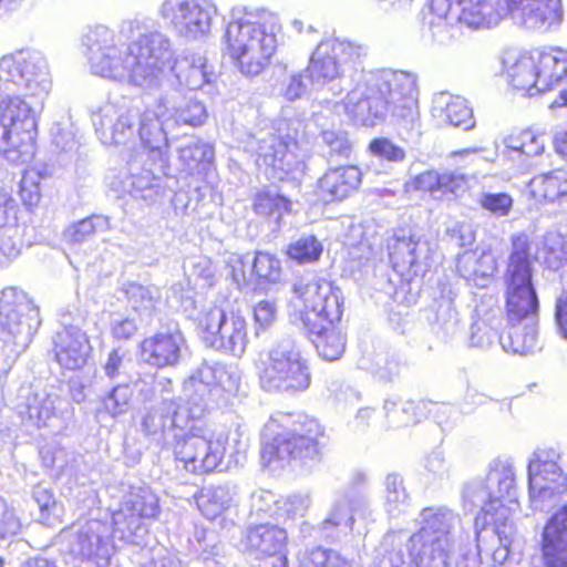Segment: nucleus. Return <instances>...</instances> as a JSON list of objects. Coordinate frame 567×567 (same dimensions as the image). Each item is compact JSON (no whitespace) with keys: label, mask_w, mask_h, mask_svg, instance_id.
<instances>
[{"label":"nucleus","mask_w":567,"mask_h":567,"mask_svg":"<svg viewBox=\"0 0 567 567\" xmlns=\"http://www.w3.org/2000/svg\"><path fill=\"white\" fill-rule=\"evenodd\" d=\"M371 162L369 169L375 174L386 173L390 163V142L386 138H374L369 145Z\"/></svg>","instance_id":"obj_58"},{"label":"nucleus","mask_w":567,"mask_h":567,"mask_svg":"<svg viewBox=\"0 0 567 567\" xmlns=\"http://www.w3.org/2000/svg\"><path fill=\"white\" fill-rule=\"evenodd\" d=\"M131 399L130 385L118 384L102 399V408L112 417H117L128 411Z\"/></svg>","instance_id":"obj_53"},{"label":"nucleus","mask_w":567,"mask_h":567,"mask_svg":"<svg viewBox=\"0 0 567 567\" xmlns=\"http://www.w3.org/2000/svg\"><path fill=\"white\" fill-rule=\"evenodd\" d=\"M12 141L0 138V152L7 159ZM22 234L18 223V205L10 192L0 184V268L16 260L22 250Z\"/></svg>","instance_id":"obj_22"},{"label":"nucleus","mask_w":567,"mask_h":567,"mask_svg":"<svg viewBox=\"0 0 567 567\" xmlns=\"http://www.w3.org/2000/svg\"><path fill=\"white\" fill-rule=\"evenodd\" d=\"M265 434L274 435L262 450V458L280 466L292 462L301 465L317 462L320 457L319 437L323 432L313 419L277 413L265 425Z\"/></svg>","instance_id":"obj_7"},{"label":"nucleus","mask_w":567,"mask_h":567,"mask_svg":"<svg viewBox=\"0 0 567 567\" xmlns=\"http://www.w3.org/2000/svg\"><path fill=\"white\" fill-rule=\"evenodd\" d=\"M323 247L312 235L298 238L289 244L287 255L299 265L312 264L319 260Z\"/></svg>","instance_id":"obj_52"},{"label":"nucleus","mask_w":567,"mask_h":567,"mask_svg":"<svg viewBox=\"0 0 567 567\" xmlns=\"http://www.w3.org/2000/svg\"><path fill=\"white\" fill-rule=\"evenodd\" d=\"M433 115L455 127H462L464 131L472 130L475 126L473 110L467 101L458 95H452L447 92H441L433 99Z\"/></svg>","instance_id":"obj_35"},{"label":"nucleus","mask_w":567,"mask_h":567,"mask_svg":"<svg viewBox=\"0 0 567 567\" xmlns=\"http://www.w3.org/2000/svg\"><path fill=\"white\" fill-rule=\"evenodd\" d=\"M478 203L483 209L496 217L507 216L513 207V198L506 193H483Z\"/></svg>","instance_id":"obj_57"},{"label":"nucleus","mask_w":567,"mask_h":567,"mask_svg":"<svg viewBox=\"0 0 567 567\" xmlns=\"http://www.w3.org/2000/svg\"><path fill=\"white\" fill-rule=\"evenodd\" d=\"M503 64L511 85L534 96L553 90L563 81L567 71V51L551 49L548 52H508Z\"/></svg>","instance_id":"obj_11"},{"label":"nucleus","mask_w":567,"mask_h":567,"mask_svg":"<svg viewBox=\"0 0 567 567\" xmlns=\"http://www.w3.org/2000/svg\"><path fill=\"white\" fill-rule=\"evenodd\" d=\"M110 218L104 215L93 214L72 225L65 230V237L73 244H82L90 240L97 233L110 230Z\"/></svg>","instance_id":"obj_48"},{"label":"nucleus","mask_w":567,"mask_h":567,"mask_svg":"<svg viewBox=\"0 0 567 567\" xmlns=\"http://www.w3.org/2000/svg\"><path fill=\"white\" fill-rule=\"evenodd\" d=\"M194 405L187 399L185 405H179L176 409L174 408V403H164L162 406L152 409L142 421V430L143 432L152 436V439L157 443L162 444L163 447L172 451L173 445L169 442L173 433H176V417L179 413H184L188 423L193 419Z\"/></svg>","instance_id":"obj_29"},{"label":"nucleus","mask_w":567,"mask_h":567,"mask_svg":"<svg viewBox=\"0 0 567 567\" xmlns=\"http://www.w3.org/2000/svg\"><path fill=\"white\" fill-rule=\"evenodd\" d=\"M250 277L255 278L256 285L261 289L280 284L282 281L280 260L274 255L258 251L251 264Z\"/></svg>","instance_id":"obj_43"},{"label":"nucleus","mask_w":567,"mask_h":567,"mask_svg":"<svg viewBox=\"0 0 567 567\" xmlns=\"http://www.w3.org/2000/svg\"><path fill=\"white\" fill-rule=\"evenodd\" d=\"M312 336L319 355L327 361H334L341 358L346 348V340L342 332L330 323L320 331H308Z\"/></svg>","instance_id":"obj_41"},{"label":"nucleus","mask_w":567,"mask_h":567,"mask_svg":"<svg viewBox=\"0 0 567 567\" xmlns=\"http://www.w3.org/2000/svg\"><path fill=\"white\" fill-rule=\"evenodd\" d=\"M278 18L266 11L245 12L231 20L224 39L226 50L243 74L258 75L277 48Z\"/></svg>","instance_id":"obj_5"},{"label":"nucleus","mask_w":567,"mask_h":567,"mask_svg":"<svg viewBox=\"0 0 567 567\" xmlns=\"http://www.w3.org/2000/svg\"><path fill=\"white\" fill-rule=\"evenodd\" d=\"M184 415H177L176 433L169 439L176 467L195 475L212 473L225 456L226 436L216 434L205 420L203 404L194 408L189 423Z\"/></svg>","instance_id":"obj_6"},{"label":"nucleus","mask_w":567,"mask_h":567,"mask_svg":"<svg viewBox=\"0 0 567 567\" xmlns=\"http://www.w3.org/2000/svg\"><path fill=\"white\" fill-rule=\"evenodd\" d=\"M514 466L505 461H494L484 478L466 483L462 492L464 509H481L488 525L495 524L499 516L503 520L514 517L519 508L515 485Z\"/></svg>","instance_id":"obj_8"},{"label":"nucleus","mask_w":567,"mask_h":567,"mask_svg":"<svg viewBox=\"0 0 567 567\" xmlns=\"http://www.w3.org/2000/svg\"><path fill=\"white\" fill-rule=\"evenodd\" d=\"M389 94L390 83L385 80L381 85L369 82L358 86L346 97V113L354 124L373 127L385 120Z\"/></svg>","instance_id":"obj_21"},{"label":"nucleus","mask_w":567,"mask_h":567,"mask_svg":"<svg viewBox=\"0 0 567 567\" xmlns=\"http://www.w3.org/2000/svg\"><path fill=\"white\" fill-rule=\"evenodd\" d=\"M277 305L275 301L261 300L254 307V319L256 324V334L259 330L269 328L276 320Z\"/></svg>","instance_id":"obj_62"},{"label":"nucleus","mask_w":567,"mask_h":567,"mask_svg":"<svg viewBox=\"0 0 567 567\" xmlns=\"http://www.w3.org/2000/svg\"><path fill=\"white\" fill-rule=\"evenodd\" d=\"M561 453L557 449H537L527 465L528 496L530 506L546 511L567 492V475L559 465Z\"/></svg>","instance_id":"obj_14"},{"label":"nucleus","mask_w":567,"mask_h":567,"mask_svg":"<svg viewBox=\"0 0 567 567\" xmlns=\"http://www.w3.org/2000/svg\"><path fill=\"white\" fill-rule=\"evenodd\" d=\"M236 495L237 488L234 484L208 485L195 495V501L203 516L215 519L236 504Z\"/></svg>","instance_id":"obj_37"},{"label":"nucleus","mask_w":567,"mask_h":567,"mask_svg":"<svg viewBox=\"0 0 567 567\" xmlns=\"http://www.w3.org/2000/svg\"><path fill=\"white\" fill-rule=\"evenodd\" d=\"M240 383L239 373L226 365L204 362L183 384V391L194 408L198 404L204 405V412L207 408V398L213 388L220 386L227 392L238 390Z\"/></svg>","instance_id":"obj_24"},{"label":"nucleus","mask_w":567,"mask_h":567,"mask_svg":"<svg viewBox=\"0 0 567 567\" xmlns=\"http://www.w3.org/2000/svg\"><path fill=\"white\" fill-rule=\"evenodd\" d=\"M528 193L537 203H567V172L557 169L533 177L528 184Z\"/></svg>","instance_id":"obj_38"},{"label":"nucleus","mask_w":567,"mask_h":567,"mask_svg":"<svg viewBox=\"0 0 567 567\" xmlns=\"http://www.w3.org/2000/svg\"><path fill=\"white\" fill-rule=\"evenodd\" d=\"M353 516L348 499L337 502L328 517L321 523L320 529L326 538H338L340 533L352 529Z\"/></svg>","instance_id":"obj_47"},{"label":"nucleus","mask_w":567,"mask_h":567,"mask_svg":"<svg viewBox=\"0 0 567 567\" xmlns=\"http://www.w3.org/2000/svg\"><path fill=\"white\" fill-rule=\"evenodd\" d=\"M181 92L174 90L166 93L163 97H169L172 101L167 104L168 112L162 118L164 126L173 121L176 125H188L192 127L202 126L208 118L206 106L193 96H184L182 103L177 104Z\"/></svg>","instance_id":"obj_36"},{"label":"nucleus","mask_w":567,"mask_h":567,"mask_svg":"<svg viewBox=\"0 0 567 567\" xmlns=\"http://www.w3.org/2000/svg\"><path fill=\"white\" fill-rule=\"evenodd\" d=\"M87 336L76 327H68L56 332L54 353L58 363L69 370L83 368L91 353Z\"/></svg>","instance_id":"obj_30"},{"label":"nucleus","mask_w":567,"mask_h":567,"mask_svg":"<svg viewBox=\"0 0 567 567\" xmlns=\"http://www.w3.org/2000/svg\"><path fill=\"white\" fill-rule=\"evenodd\" d=\"M215 6L208 0H164L159 16L178 38L199 41L212 28Z\"/></svg>","instance_id":"obj_18"},{"label":"nucleus","mask_w":567,"mask_h":567,"mask_svg":"<svg viewBox=\"0 0 567 567\" xmlns=\"http://www.w3.org/2000/svg\"><path fill=\"white\" fill-rule=\"evenodd\" d=\"M52 90L47 56L23 49L0 59V138L18 148L7 150V162L29 164L35 154L38 116Z\"/></svg>","instance_id":"obj_1"},{"label":"nucleus","mask_w":567,"mask_h":567,"mask_svg":"<svg viewBox=\"0 0 567 567\" xmlns=\"http://www.w3.org/2000/svg\"><path fill=\"white\" fill-rule=\"evenodd\" d=\"M419 120L417 87L415 76L409 72H392V125L405 132L412 131Z\"/></svg>","instance_id":"obj_27"},{"label":"nucleus","mask_w":567,"mask_h":567,"mask_svg":"<svg viewBox=\"0 0 567 567\" xmlns=\"http://www.w3.org/2000/svg\"><path fill=\"white\" fill-rule=\"evenodd\" d=\"M343 313L341 289L324 278H301L292 286L288 315L308 331H320L340 321Z\"/></svg>","instance_id":"obj_10"},{"label":"nucleus","mask_w":567,"mask_h":567,"mask_svg":"<svg viewBox=\"0 0 567 567\" xmlns=\"http://www.w3.org/2000/svg\"><path fill=\"white\" fill-rule=\"evenodd\" d=\"M258 378L261 389L269 393L297 394L311 384L309 362L289 338L270 347L258 367Z\"/></svg>","instance_id":"obj_12"},{"label":"nucleus","mask_w":567,"mask_h":567,"mask_svg":"<svg viewBox=\"0 0 567 567\" xmlns=\"http://www.w3.org/2000/svg\"><path fill=\"white\" fill-rule=\"evenodd\" d=\"M323 143L329 147L330 154H336L349 157L351 153V143L348 140V135L342 131H323L322 134Z\"/></svg>","instance_id":"obj_61"},{"label":"nucleus","mask_w":567,"mask_h":567,"mask_svg":"<svg viewBox=\"0 0 567 567\" xmlns=\"http://www.w3.org/2000/svg\"><path fill=\"white\" fill-rule=\"evenodd\" d=\"M395 244L392 247V256L395 255L398 261L403 265L413 266L421 257L426 243L421 240L419 233L412 228H400L394 234Z\"/></svg>","instance_id":"obj_42"},{"label":"nucleus","mask_w":567,"mask_h":567,"mask_svg":"<svg viewBox=\"0 0 567 567\" xmlns=\"http://www.w3.org/2000/svg\"><path fill=\"white\" fill-rule=\"evenodd\" d=\"M159 511L158 497L148 486H131L112 513L114 536L132 542L144 530L146 520L157 518Z\"/></svg>","instance_id":"obj_19"},{"label":"nucleus","mask_w":567,"mask_h":567,"mask_svg":"<svg viewBox=\"0 0 567 567\" xmlns=\"http://www.w3.org/2000/svg\"><path fill=\"white\" fill-rule=\"evenodd\" d=\"M125 295L128 306L141 313H150L161 297L159 290L155 286H143L136 282L125 286Z\"/></svg>","instance_id":"obj_50"},{"label":"nucleus","mask_w":567,"mask_h":567,"mask_svg":"<svg viewBox=\"0 0 567 567\" xmlns=\"http://www.w3.org/2000/svg\"><path fill=\"white\" fill-rule=\"evenodd\" d=\"M141 358L148 365L164 369L179 364L187 342L181 330L161 331L141 342Z\"/></svg>","instance_id":"obj_28"},{"label":"nucleus","mask_w":567,"mask_h":567,"mask_svg":"<svg viewBox=\"0 0 567 567\" xmlns=\"http://www.w3.org/2000/svg\"><path fill=\"white\" fill-rule=\"evenodd\" d=\"M52 143L62 152H70L75 148V133L70 123H55L51 127Z\"/></svg>","instance_id":"obj_60"},{"label":"nucleus","mask_w":567,"mask_h":567,"mask_svg":"<svg viewBox=\"0 0 567 567\" xmlns=\"http://www.w3.org/2000/svg\"><path fill=\"white\" fill-rule=\"evenodd\" d=\"M169 53L167 64L163 68V73L158 81V87L162 85L168 71L176 78L182 86H186L190 91L200 90L205 85H210L213 81V72L207 70L206 58L189 49L183 50L175 55L173 42L169 39Z\"/></svg>","instance_id":"obj_26"},{"label":"nucleus","mask_w":567,"mask_h":567,"mask_svg":"<svg viewBox=\"0 0 567 567\" xmlns=\"http://www.w3.org/2000/svg\"><path fill=\"white\" fill-rule=\"evenodd\" d=\"M181 163L189 171L200 164H208L214 159V148L194 136L186 137L177 147Z\"/></svg>","instance_id":"obj_46"},{"label":"nucleus","mask_w":567,"mask_h":567,"mask_svg":"<svg viewBox=\"0 0 567 567\" xmlns=\"http://www.w3.org/2000/svg\"><path fill=\"white\" fill-rule=\"evenodd\" d=\"M361 178V171L353 165L329 169L318 181L317 194L324 203L343 200L359 188Z\"/></svg>","instance_id":"obj_33"},{"label":"nucleus","mask_w":567,"mask_h":567,"mask_svg":"<svg viewBox=\"0 0 567 567\" xmlns=\"http://www.w3.org/2000/svg\"><path fill=\"white\" fill-rule=\"evenodd\" d=\"M120 34L137 38L130 44L122 43L113 30L102 24L83 35L91 72L144 90L157 89L171 56L169 37L159 30H148L147 21L140 18L123 21Z\"/></svg>","instance_id":"obj_3"},{"label":"nucleus","mask_w":567,"mask_h":567,"mask_svg":"<svg viewBox=\"0 0 567 567\" xmlns=\"http://www.w3.org/2000/svg\"><path fill=\"white\" fill-rule=\"evenodd\" d=\"M424 19L430 27L454 25L461 23V8L457 0H430Z\"/></svg>","instance_id":"obj_51"},{"label":"nucleus","mask_w":567,"mask_h":567,"mask_svg":"<svg viewBox=\"0 0 567 567\" xmlns=\"http://www.w3.org/2000/svg\"><path fill=\"white\" fill-rule=\"evenodd\" d=\"M512 19L538 32L557 31L565 17L563 0H509Z\"/></svg>","instance_id":"obj_25"},{"label":"nucleus","mask_w":567,"mask_h":567,"mask_svg":"<svg viewBox=\"0 0 567 567\" xmlns=\"http://www.w3.org/2000/svg\"><path fill=\"white\" fill-rule=\"evenodd\" d=\"M458 7L461 23L473 29L496 27L505 18H512L509 0H463Z\"/></svg>","instance_id":"obj_31"},{"label":"nucleus","mask_w":567,"mask_h":567,"mask_svg":"<svg viewBox=\"0 0 567 567\" xmlns=\"http://www.w3.org/2000/svg\"><path fill=\"white\" fill-rule=\"evenodd\" d=\"M198 328L207 346L241 357L248 343L247 321L238 311L214 306L198 318Z\"/></svg>","instance_id":"obj_16"},{"label":"nucleus","mask_w":567,"mask_h":567,"mask_svg":"<svg viewBox=\"0 0 567 567\" xmlns=\"http://www.w3.org/2000/svg\"><path fill=\"white\" fill-rule=\"evenodd\" d=\"M527 235L512 238V252L505 272L506 322L498 306L476 308L477 320L471 327L472 347L486 349L499 340L504 349L528 354L538 346L539 301L533 286Z\"/></svg>","instance_id":"obj_2"},{"label":"nucleus","mask_w":567,"mask_h":567,"mask_svg":"<svg viewBox=\"0 0 567 567\" xmlns=\"http://www.w3.org/2000/svg\"><path fill=\"white\" fill-rule=\"evenodd\" d=\"M32 497L39 507V523L45 526H55L62 522L64 506L56 501L51 489L37 485Z\"/></svg>","instance_id":"obj_45"},{"label":"nucleus","mask_w":567,"mask_h":567,"mask_svg":"<svg viewBox=\"0 0 567 567\" xmlns=\"http://www.w3.org/2000/svg\"><path fill=\"white\" fill-rule=\"evenodd\" d=\"M250 146L256 151V164L272 179L284 181L289 174L300 171L302 161L297 154L298 143L290 136L261 133L254 137Z\"/></svg>","instance_id":"obj_20"},{"label":"nucleus","mask_w":567,"mask_h":567,"mask_svg":"<svg viewBox=\"0 0 567 567\" xmlns=\"http://www.w3.org/2000/svg\"><path fill=\"white\" fill-rule=\"evenodd\" d=\"M130 360L126 358V352L121 349H113L104 363V373L107 378L114 379L125 372Z\"/></svg>","instance_id":"obj_64"},{"label":"nucleus","mask_w":567,"mask_h":567,"mask_svg":"<svg viewBox=\"0 0 567 567\" xmlns=\"http://www.w3.org/2000/svg\"><path fill=\"white\" fill-rule=\"evenodd\" d=\"M184 269L189 278H194L195 281L202 282L203 286L213 285L215 267L213 265V261L208 257H189L184 264Z\"/></svg>","instance_id":"obj_55"},{"label":"nucleus","mask_w":567,"mask_h":567,"mask_svg":"<svg viewBox=\"0 0 567 567\" xmlns=\"http://www.w3.org/2000/svg\"><path fill=\"white\" fill-rule=\"evenodd\" d=\"M492 526L499 542V547L492 555L493 563L495 566H503L508 559L512 548L519 546L518 532L513 517L508 520H503V516H499L498 520Z\"/></svg>","instance_id":"obj_44"},{"label":"nucleus","mask_w":567,"mask_h":567,"mask_svg":"<svg viewBox=\"0 0 567 567\" xmlns=\"http://www.w3.org/2000/svg\"><path fill=\"white\" fill-rule=\"evenodd\" d=\"M287 532L272 524L248 528L244 539L245 550L258 561L257 567H287L285 553Z\"/></svg>","instance_id":"obj_23"},{"label":"nucleus","mask_w":567,"mask_h":567,"mask_svg":"<svg viewBox=\"0 0 567 567\" xmlns=\"http://www.w3.org/2000/svg\"><path fill=\"white\" fill-rule=\"evenodd\" d=\"M363 53V47L350 41L323 40L317 45L310 58L307 79L315 89L328 86L332 94H340L343 90L341 85L342 66L360 58Z\"/></svg>","instance_id":"obj_15"},{"label":"nucleus","mask_w":567,"mask_h":567,"mask_svg":"<svg viewBox=\"0 0 567 567\" xmlns=\"http://www.w3.org/2000/svg\"><path fill=\"white\" fill-rule=\"evenodd\" d=\"M252 207L257 215L272 218L278 224L290 209V202L277 193L264 190L256 194Z\"/></svg>","instance_id":"obj_49"},{"label":"nucleus","mask_w":567,"mask_h":567,"mask_svg":"<svg viewBox=\"0 0 567 567\" xmlns=\"http://www.w3.org/2000/svg\"><path fill=\"white\" fill-rule=\"evenodd\" d=\"M144 121L141 127L142 150L130 155L126 172L112 183V187L121 194L152 204L164 195L162 182L168 168V138L153 114H148Z\"/></svg>","instance_id":"obj_4"},{"label":"nucleus","mask_w":567,"mask_h":567,"mask_svg":"<svg viewBox=\"0 0 567 567\" xmlns=\"http://www.w3.org/2000/svg\"><path fill=\"white\" fill-rule=\"evenodd\" d=\"M542 550L547 567H567V506L558 509L546 524Z\"/></svg>","instance_id":"obj_32"},{"label":"nucleus","mask_w":567,"mask_h":567,"mask_svg":"<svg viewBox=\"0 0 567 567\" xmlns=\"http://www.w3.org/2000/svg\"><path fill=\"white\" fill-rule=\"evenodd\" d=\"M280 496L271 491L258 489L251 494V509L277 519Z\"/></svg>","instance_id":"obj_59"},{"label":"nucleus","mask_w":567,"mask_h":567,"mask_svg":"<svg viewBox=\"0 0 567 567\" xmlns=\"http://www.w3.org/2000/svg\"><path fill=\"white\" fill-rule=\"evenodd\" d=\"M536 259L551 270L559 269L567 260L565 238L556 231L547 233L537 243Z\"/></svg>","instance_id":"obj_40"},{"label":"nucleus","mask_w":567,"mask_h":567,"mask_svg":"<svg viewBox=\"0 0 567 567\" xmlns=\"http://www.w3.org/2000/svg\"><path fill=\"white\" fill-rule=\"evenodd\" d=\"M497 269V262L492 251L476 248L458 255L456 270L465 280L476 287H486Z\"/></svg>","instance_id":"obj_34"},{"label":"nucleus","mask_w":567,"mask_h":567,"mask_svg":"<svg viewBox=\"0 0 567 567\" xmlns=\"http://www.w3.org/2000/svg\"><path fill=\"white\" fill-rule=\"evenodd\" d=\"M112 534L113 526L100 519H91L78 528L63 530L61 537L68 542V550L75 560L104 567L115 551Z\"/></svg>","instance_id":"obj_17"},{"label":"nucleus","mask_w":567,"mask_h":567,"mask_svg":"<svg viewBox=\"0 0 567 567\" xmlns=\"http://www.w3.org/2000/svg\"><path fill=\"white\" fill-rule=\"evenodd\" d=\"M20 197L29 209L38 206L41 192L39 182L34 176L23 175L20 182Z\"/></svg>","instance_id":"obj_63"},{"label":"nucleus","mask_w":567,"mask_h":567,"mask_svg":"<svg viewBox=\"0 0 567 567\" xmlns=\"http://www.w3.org/2000/svg\"><path fill=\"white\" fill-rule=\"evenodd\" d=\"M279 502L277 519L286 522L303 516L309 507L310 499L308 495L298 494L287 497L280 496Z\"/></svg>","instance_id":"obj_56"},{"label":"nucleus","mask_w":567,"mask_h":567,"mask_svg":"<svg viewBox=\"0 0 567 567\" xmlns=\"http://www.w3.org/2000/svg\"><path fill=\"white\" fill-rule=\"evenodd\" d=\"M305 564L307 567H353L352 563L338 551L323 547L309 550Z\"/></svg>","instance_id":"obj_54"},{"label":"nucleus","mask_w":567,"mask_h":567,"mask_svg":"<svg viewBox=\"0 0 567 567\" xmlns=\"http://www.w3.org/2000/svg\"><path fill=\"white\" fill-rule=\"evenodd\" d=\"M171 101L169 97H159L153 106L146 107L143 112L135 107L106 101L92 110V123L104 145H126L134 141L136 135L142 142L141 127L148 114H153L161 130L166 132L162 118L168 112L167 104Z\"/></svg>","instance_id":"obj_13"},{"label":"nucleus","mask_w":567,"mask_h":567,"mask_svg":"<svg viewBox=\"0 0 567 567\" xmlns=\"http://www.w3.org/2000/svg\"><path fill=\"white\" fill-rule=\"evenodd\" d=\"M421 527L409 540L408 563L395 567H447L455 545L460 517L446 507H427L420 514Z\"/></svg>","instance_id":"obj_9"},{"label":"nucleus","mask_w":567,"mask_h":567,"mask_svg":"<svg viewBox=\"0 0 567 567\" xmlns=\"http://www.w3.org/2000/svg\"><path fill=\"white\" fill-rule=\"evenodd\" d=\"M61 399L56 393L47 390L37 391L27 398L25 413L38 427H44L56 417Z\"/></svg>","instance_id":"obj_39"}]
</instances>
